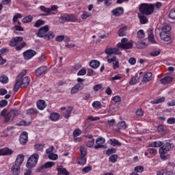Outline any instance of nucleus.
Wrapping results in <instances>:
<instances>
[{
    "mask_svg": "<svg viewBox=\"0 0 175 175\" xmlns=\"http://www.w3.org/2000/svg\"><path fill=\"white\" fill-rule=\"evenodd\" d=\"M133 46V41L130 40L128 42V38H122L121 42L118 43L117 47L118 49H123L128 50Z\"/></svg>",
    "mask_w": 175,
    "mask_h": 175,
    "instance_id": "39448f33",
    "label": "nucleus"
},
{
    "mask_svg": "<svg viewBox=\"0 0 175 175\" xmlns=\"http://www.w3.org/2000/svg\"><path fill=\"white\" fill-rule=\"evenodd\" d=\"M139 10L142 14L150 16L154 13V4L146 3H142L139 5Z\"/></svg>",
    "mask_w": 175,
    "mask_h": 175,
    "instance_id": "f03ea898",
    "label": "nucleus"
},
{
    "mask_svg": "<svg viewBox=\"0 0 175 175\" xmlns=\"http://www.w3.org/2000/svg\"><path fill=\"white\" fill-rule=\"evenodd\" d=\"M80 135H81V130L77 129V130L74 131V132H73L74 137H77V136H80Z\"/></svg>",
    "mask_w": 175,
    "mask_h": 175,
    "instance_id": "e2e57ef3",
    "label": "nucleus"
},
{
    "mask_svg": "<svg viewBox=\"0 0 175 175\" xmlns=\"http://www.w3.org/2000/svg\"><path fill=\"white\" fill-rule=\"evenodd\" d=\"M46 72H47V66H42L36 70L35 74L37 77H40V76H42V75H46Z\"/></svg>",
    "mask_w": 175,
    "mask_h": 175,
    "instance_id": "ddd939ff",
    "label": "nucleus"
},
{
    "mask_svg": "<svg viewBox=\"0 0 175 175\" xmlns=\"http://www.w3.org/2000/svg\"><path fill=\"white\" fill-rule=\"evenodd\" d=\"M55 37V34H54V32L49 31L48 33H46L45 39H46V40H51V39H54Z\"/></svg>",
    "mask_w": 175,
    "mask_h": 175,
    "instance_id": "c9c22d12",
    "label": "nucleus"
},
{
    "mask_svg": "<svg viewBox=\"0 0 175 175\" xmlns=\"http://www.w3.org/2000/svg\"><path fill=\"white\" fill-rule=\"evenodd\" d=\"M18 18H23V15L21 14H16L14 17H13V22L16 23L17 21Z\"/></svg>",
    "mask_w": 175,
    "mask_h": 175,
    "instance_id": "69168bd1",
    "label": "nucleus"
},
{
    "mask_svg": "<svg viewBox=\"0 0 175 175\" xmlns=\"http://www.w3.org/2000/svg\"><path fill=\"white\" fill-rule=\"evenodd\" d=\"M5 106H8V100H0V107H5Z\"/></svg>",
    "mask_w": 175,
    "mask_h": 175,
    "instance_id": "0e129e2a",
    "label": "nucleus"
},
{
    "mask_svg": "<svg viewBox=\"0 0 175 175\" xmlns=\"http://www.w3.org/2000/svg\"><path fill=\"white\" fill-rule=\"evenodd\" d=\"M87 162V159H85V156H81V158L78 159V163L79 165H85Z\"/></svg>",
    "mask_w": 175,
    "mask_h": 175,
    "instance_id": "864d4df0",
    "label": "nucleus"
},
{
    "mask_svg": "<svg viewBox=\"0 0 175 175\" xmlns=\"http://www.w3.org/2000/svg\"><path fill=\"white\" fill-rule=\"evenodd\" d=\"M117 159H118V156H117V154H112L109 158V161L112 163H116V161H117Z\"/></svg>",
    "mask_w": 175,
    "mask_h": 175,
    "instance_id": "3c124183",
    "label": "nucleus"
},
{
    "mask_svg": "<svg viewBox=\"0 0 175 175\" xmlns=\"http://www.w3.org/2000/svg\"><path fill=\"white\" fill-rule=\"evenodd\" d=\"M19 142L23 146H25L28 143V133L27 131H23L20 135Z\"/></svg>",
    "mask_w": 175,
    "mask_h": 175,
    "instance_id": "f8f14e48",
    "label": "nucleus"
},
{
    "mask_svg": "<svg viewBox=\"0 0 175 175\" xmlns=\"http://www.w3.org/2000/svg\"><path fill=\"white\" fill-rule=\"evenodd\" d=\"M147 46V42H146L145 40H142V41H137V46L138 47V49H144V47H146Z\"/></svg>",
    "mask_w": 175,
    "mask_h": 175,
    "instance_id": "473e14b6",
    "label": "nucleus"
},
{
    "mask_svg": "<svg viewBox=\"0 0 175 175\" xmlns=\"http://www.w3.org/2000/svg\"><path fill=\"white\" fill-rule=\"evenodd\" d=\"M34 148L38 151H43V148H44V144H37L34 146Z\"/></svg>",
    "mask_w": 175,
    "mask_h": 175,
    "instance_id": "c03bdc74",
    "label": "nucleus"
},
{
    "mask_svg": "<svg viewBox=\"0 0 175 175\" xmlns=\"http://www.w3.org/2000/svg\"><path fill=\"white\" fill-rule=\"evenodd\" d=\"M119 36H125L126 35V27H122L118 31Z\"/></svg>",
    "mask_w": 175,
    "mask_h": 175,
    "instance_id": "37998d69",
    "label": "nucleus"
},
{
    "mask_svg": "<svg viewBox=\"0 0 175 175\" xmlns=\"http://www.w3.org/2000/svg\"><path fill=\"white\" fill-rule=\"evenodd\" d=\"M99 65H100V62L98 60H92L90 62V68H93V69H98L99 68Z\"/></svg>",
    "mask_w": 175,
    "mask_h": 175,
    "instance_id": "cd10ccee",
    "label": "nucleus"
},
{
    "mask_svg": "<svg viewBox=\"0 0 175 175\" xmlns=\"http://www.w3.org/2000/svg\"><path fill=\"white\" fill-rule=\"evenodd\" d=\"M113 16L116 17H118V16H121V14H124V8L122 7L117 8L112 10Z\"/></svg>",
    "mask_w": 175,
    "mask_h": 175,
    "instance_id": "a211bd4d",
    "label": "nucleus"
},
{
    "mask_svg": "<svg viewBox=\"0 0 175 175\" xmlns=\"http://www.w3.org/2000/svg\"><path fill=\"white\" fill-rule=\"evenodd\" d=\"M51 121H58L59 120V115L57 113H53L49 116Z\"/></svg>",
    "mask_w": 175,
    "mask_h": 175,
    "instance_id": "7c9ffc66",
    "label": "nucleus"
},
{
    "mask_svg": "<svg viewBox=\"0 0 175 175\" xmlns=\"http://www.w3.org/2000/svg\"><path fill=\"white\" fill-rule=\"evenodd\" d=\"M25 46H27V42H23L19 45L16 46L15 49H16V51H20V50H21L22 49H24V47H25Z\"/></svg>",
    "mask_w": 175,
    "mask_h": 175,
    "instance_id": "603ef678",
    "label": "nucleus"
},
{
    "mask_svg": "<svg viewBox=\"0 0 175 175\" xmlns=\"http://www.w3.org/2000/svg\"><path fill=\"white\" fill-rule=\"evenodd\" d=\"M44 21L42 19H38V21H36V23L34 24V27H36V28H39V27H42V25H44Z\"/></svg>",
    "mask_w": 175,
    "mask_h": 175,
    "instance_id": "ea45409f",
    "label": "nucleus"
},
{
    "mask_svg": "<svg viewBox=\"0 0 175 175\" xmlns=\"http://www.w3.org/2000/svg\"><path fill=\"white\" fill-rule=\"evenodd\" d=\"M107 62L109 64H111V62H116L118 59H117V56H113L112 57H110V55L107 56Z\"/></svg>",
    "mask_w": 175,
    "mask_h": 175,
    "instance_id": "a19ab883",
    "label": "nucleus"
},
{
    "mask_svg": "<svg viewBox=\"0 0 175 175\" xmlns=\"http://www.w3.org/2000/svg\"><path fill=\"white\" fill-rule=\"evenodd\" d=\"M160 38L165 42L170 40V33H160Z\"/></svg>",
    "mask_w": 175,
    "mask_h": 175,
    "instance_id": "a878e982",
    "label": "nucleus"
},
{
    "mask_svg": "<svg viewBox=\"0 0 175 175\" xmlns=\"http://www.w3.org/2000/svg\"><path fill=\"white\" fill-rule=\"evenodd\" d=\"M46 101L44 100H39L37 102V107L39 110H44V109H46Z\"/></svg>",
    "mask_w": 175,
    "mask_h": 175,
    "instance_id": "5701e85b",
    "label": "nucleus"
},
{
    "mask_svg": "<svg viewBox=\"0 0 175 175\" xmlns=\"http://www.w3.org/2000/svg\"><path fill=\"white\" fill-rule=\"evenodd\" d=\"M40 10L44 12V13H47V14H56L58 9V6L53 5L51 8H45L44 5H41L40 7Z\"/></svg>",
    "mask_w": 175,
    "mask_h": 175,
    "instance_id": "0eeeda50",
    "label": "nucleus"
},
{
    "mask_svg": "<svg viewBox=\"0 0 175 175\" xmlns=\"http://www.w3.org/2000/svg\"><path fill=\"white\" fill-rule=\"evenodd\" d=\"M80 152H81V157H85V155H87V149H85V148L81 146Z\"/></svg>",
    "mask_w": 175,
    "mask_h": 175,
    "instance_id": "bf43d9fd",
    "label": "nucleus"
},
{
    "mask_svg": "<svg viewBox=\"0 0 175 175\" xmlns=\"http://www.w3.org/2000/svg\"><path fill=\"white\" fill-rule=\"evenodd\" d=\"M138 17L139 18V23L142 24H147V23H148V19H147V17L144 15L139 14Z\"/></svg>",
    "mask_w": 175,
    "mask_h": 175,
    "instance_id": "72a5a7b5",
    "label": "nucleus"
},
{
    "mask_svg": "<svg viewBox=\"0 0 175 175\" xmlns=\"http://www.w3.org/2000/svg\"><path fill=\"white\" fill-rule=\"evenodd\" d=\"M167 124H170V125H173L175 124V118H170L167 120Z\"/></svg>",
    "mask_w": 175,
    "mask_h": 175,
    "instance_id": "774afa93",
    "label": "nucleus"
},
{
    "mask_svg": "<svg viewBox=\"0 0 175 175\" xmlns=\"http://www.w3.org/2000/svg\"><path fill=\"white\" fill-rule=\"evenodd\" d=\"M137 38H139V39H143V38H144L145 34H144V31L143 29H140L138 31V32L137 33Z\"/></svg>",
    "mask_w": 175,
    "mask_h": 175,
    "instance_id": "4d7b16f0",
    "label": "nucleus"
},
{
    "mask_svg": "<svg viewBox=\"0 0 175 175\" xmlns=\"http://www.w3.org/2000/svg\"><path fill=\"white\" fill-rule=\"evenodd\" d=\"M163 102H165V97H161L160 98H156L151 101V103L153 105H158L159 103H162Z\"/></svg>",
    "mask_w": 175,
    "mask_h": 175,
    "instance_id": "f704fd0d",
    "label": "nucleus"
},
{
    "mask_svg": "<svg viewBox=\"0 0 175 175\" xmlns=\"http://www.w3.org/2000/svg\"><path fill=\"white\" fill-rule=\"evenodd\" d=\"M106 142V139L105 138L100 137L96 139V145L94 146L95 150H98V148H105V143Z\"/></svg>",
    "mask_w": 175,
    "mask_h": 175,
    "instance_id": "9b49d317",
    "label": "nucleus"
},
{
    "mask_svg": "<svg viewBox=\"0 0 175 175\" xmlns=\"http://www.w3.org/2000/svg\"><path fill=\"white\" fill-rule=\"evenodd\" d=\"M23 40H24V38L21 36H16L11 40L9 44L11 47H14L15 46H17L18 43H20V42H23Z\"/></svg>",
    "mask_w": 175,
    "mask_h": 175,
    "instance_id": "4468645a",
    "label": "nucleus"
},
{
    "mask_svg": "<svg viewBox=\"0 0 175 175\" xmlns=\"http://www.w3.org/2000/svg\"><path fill=\"white\" fill-rule=\"evenodd\" d=\"M13 154V150L9 149V148H4L3 149H0V156L1 155H12Z\"/></svg>",
    "mask_w": 175,
    "mask_h": 175,
    "instance_id": "412c9836",
    "label": "nucleus"
},
{
    "mask_svg": "<svg viewBox=\"0 0 175 175\" xmlns=\"http://www.w3.org/2000/svg\"><path fill=\"white\" fill-rule=\"evenodd\" d=\"M92 107L94 109H101L102 108V103L99 101H94L92 103Z\"/></svg>",
    "mask_w": 175,
    "mask_h": 175,
    "instance_id": "a18cd8bd",
    "label": "nucleus"
},
{
    "mask_svg": "<svg viewBox=\"0 0 175 175\" xmlns=\"http://www.w3.org/2000/svg\"><path fill=\"white\" fill-rule=\"evenodd\" d=\"M157 131L159 133H163L165 132V128L163 127V125H159L157 128Z\"/></svg>",
    "mask_w": 175,
    "mask_h": 175,
    "instance_id": "338daca9",
    "label": "nucleus"
},
{
    "mask_svg": "<svg viewBox=\"0 0 175 175\" xmlns=\"http://www.w3.org/2000/svg\"><path fill=\"white\" fill-rule=\"evenodd\" d=\"M23 162H24V154H18L15 161V165L19 166L21 167V165H23Z\"/></svg>",
    "mask_w": 175,
    "mask_h": 175,
    "instance_id": "aec40b11",
    "label": "nucleus"
},
{
    "mask_svg": "<svg viewBox=\"0 0 175 175\" xmlns=\"http://www.w3.org/2000/svg\"><path fill=\"white\" fill-rule=\"evenodd\" d=\"M59 22L61 23V24H65V23H68L66 14H64L59 18Z\"/></svg>",
    "mask_w": 175,
    "mask_h": 175,
    "instance_id": "5fc2aeb1",
    "label": "nucleus"
},
{
    "mask_svg": "<svg viewBox=\"0 0 175 175\" xmlns=\"http://www.w3.org/2000/svg\"><path fill=\"white\" fill-rule=\"evenodd\" d=\"M17 125L18 126H28L29 125H31V122H27L25 120H22L21 122H19Z\"/></svg>",
    "mask_w": 175,
    "mask_h": 175,
    "instance_id": "79ce46f5",
    "label": "nucleus"
},
{
    "mask_svg": "<svg viewBox=\"0 0 175 175\" xmlns=\"http://www.w3.org/2000/svg\"><path fill=\"white\" fill-rule=\"evenodd\" d=\"M73 110V108L72 107H69L67 108L66 111V113L64 115V118H69L70 116V113H72Z\"/></svg>",
    "mask_w": 175,
    "mask_h": 175,
    "instance_id": "58836bf2",
    "label": "nucleus"
},
{
    "mask_svg": "<svg viewBox=\"0 0 175 175\" xmlns=\"http://www.w3.org/2000/svg\"><path fill=\"white\" fill-rule=\"evenodd\" d=\"M173 81V77H165L160 79V83L163 85H166L167 84H170Z\"/></svg>",
    "mask_w": 175,
    "mask_h": 175,
    "instance_id": "6ab92c4d",
    "label": "nucleus"
},
{
    "mask_svg": "<svg viewBox=\"0 0 175 175\" xmlns=\"http://www.w3.org/2000/svg\"><path fill=\"white\" fill-rule=\"evenodd\" d=\"M55 165V163L52 161H48L45 163L44 165H41L40 167L37 169V172H40L43 169H50V167H53Z\"/></svg>",
    "mask_w": 175,
    "mask_h": 175,
    "instance_id": "dca6fc26",
    "label": "nucleus"
},
{
    "mask_svg": "<svg viewBox=\"0 0 175 175\" xmlns=\"http://www.w3.org/2000/svg\"><path fill=\"white\" fill-rule=\"evenodd\" d=\"M38 161H39V154L38 153L32 154L27 160L26 167L27 169L35 167L38 164Z\"/></svg>",
    "mask_w": 175,
    "mask_h": 175,
    "instance_id": "20e7f679",
    "label": "nucleus"
},
{
    "mask_svg": "<svg viewBox=\"0 0 175 175\" xmlns=\"http://www.w3.org/2000/svg\"><path fill=\"white\" fill-rule=\"evenodd\" d=\"M35 55H36V51L32 49H29L23 53V57L26 60L31 59V58H33Z\"/></svg>",
    "mask_w": 175,
    "mask_h": 175,
    "instance_id": "1a4fd4ad",
    "label": "nucleus"
},
{
    "mask_svg": "<svg viewBox=\"0 0 175 175\" xmlns=\"http://www.w3.org/2000/svg\"><path fill=\"white\" fill-rule=\"evenodd\" d=\"M117 126L119 129H126V123H125V122H124V121L118 122L117 124Z\"/></svg>",
    "mask_w": 175,
    "mask_h": 175,
    "instance_id": "49530a36",
    "label": "nucleus"
},
{
    "mask_svg": "<svg viewBox=\"0 0 175 175\" xmlns=\"http://www.w3.org/2000/svg\"><path fill=\"white\" fill-rule=\"evenodd\" d=\"M117 150L114 148H109L106 151V154L107 155H111V154H116Z\"/></svg>",
    "mask_w": 175,
    "mask_h": 175,
    "instance_id": "6e6d98bb",
    "label": "nucleus"
},
{
    "mask_svg": "<svg viewBox=\"0 0 175 175\" xmlns=\"http://www.w3.org/2000/svg\"><path fill=\"white\" fill-rule=\"evenodd\" d=\"M38 113H39V111H38L37 109L30 108L27 110L26 114H27V116H32V115L38 114Z\"/></svg>",
    "mask_w": 175,
    "mask_h": 175,
    "instance_id": "c756f323",
    "label": "nucleus"
},
{
    "mask_svg": "<svg viewBox=\"0 0 175 175\" xmlns=\"http://www.w3.org/2000/svg\"><path fill=\"white\" fill-rule=\"evenodd\" d=\"M135 172L137 173H143L144 172V167L142 165H138L135 168Z\"/></svg>",
    "mask_w": 175,
    "mask_h": 175,
    "instance_id": "13d9d810",
    "label": "nucleus"
},
{
    "mask_svg": "<svg viewBox=\"0 0 175 175\" xmlns=\"http://www.w3.org/2000/svg\"><path fill=\"white\" fill-rule=\"evenodd\" d=\"M57 174L58 175H69V172H68V170H66V168H64L62 166H58L57 167Z\"/></svg>",
    "mask_w": 175,
    "mask_h": 175,
    "instance_id": "4be33fe9",
    "label": "nucleus"
},
{
    "mask_svg": "<svg viewBox=\"0 0 175 175\" xmlns=\"http://www.w3.org/2000/svg\"><path fill=\"white\" fill-rule=\"evenodd\" d=\"M48 158L51 161H57V159H58V154L55 153H51L48 155Z\"/></svg>",
    "mask_w": 175,
    "mask_h": 175,
    "instance_id": "8fccbe9b",
    "label": "nucleus"
},
{
    "mask_svg": "<svg viewBox=\"0 0 175 175\" xmlns=\"http://www.w3.org/2000/svg\"><path fill=\"white\" fill-rule=\"evenodd\" d=\"M32 20H33V16L28 15L22 19V23H23L24 24L27 23H31Z\"/></svg>",
    "mask_w": 175,
    "mask_h": 175,
    "instance_id": "2f4dec72",
    "label": "nucleus"
},
{
    "mask_svg": "<svg viewBox=\"0 0 175 175\" xmlns=\"http://www.w3.org/2000/svg\"><path fill=\"white\" fill-rule=\"evenodd\" d=\"M84 89L83 83H77L74 87L72 88L70 90V94H77L79 91Z\"/></svg>",
    "mask_w": 175,
    "mask_h": 175,
    "instance_id": "2eb2a0df",
    "label": "nucleus"
},
{
    "mask_svg": "<svg viewBox=\"0 0 175 175\" xmlns=\"http://www.w3.org/2000/svg\"><path fill=\"white\" fill-rule=\"evenodd\" d=\"M93 90L95 92H98V91H100V90L103 91V86L102 84H97L94 86Z\"/></svg>",
    "mask_w": 175,
    "mask_h": 175,
    "instance_id": "09e8293b",
    "label": "nucleus"
},
{
    "mask_svg": "<svg viewBox=\"0 0 175 175\" xmlns=\"http://www.w3.org/2000/svg\"><path fill=\"white\" fill-rule=\"evenodd\" d=\"M152 79V73L151 72H146L144 76L143 81L144 83H148V81H151Z\"/></svg>",
    "mask_w": 175,
    "mask_h": 175,
    "instance_id": "b1692460",
    "label": "nucleus"
},
{
    "mask_svg": "<svg viewBox=\"0 0 175 175\" xmlns=\"http://www.w3.org/2000/svg\"><path fill=\"white\" fill-rule=\"evenodd\" d=\"M105 54H107V55H111V54H116L118 55L121 54V52L117 48H112L109 46H107L105 50Z\"/></svg>",
    "mask_w": 175,
    "mask_h": 175,
    "instance_id": "9d476101",
    "label": "nucleus"
},
{
    "mask_svg": "<svg viewBox=\"0 0 175 175\" xmlns=\"http://www.w3.org/2000/svg\"><path fill=\"white\" fill-rule=\"evenodd\" d=\"M66 17L67 18V23H75L77 21L76 16L73 14H66Z\"/></svg>",
    "mask_w": 175,
    "mask_h": 175,
    "instance_id": "c85d7f7f",
    "label": "nucleus"
},
{
    "mask_svg": "<svg viewBox=\"0 0 175 175\" xmlns=\"http://www.w3.org/2000/svg\"><path fill=\"white\" fill-rule=\"evenodd\" d=\"M109 144L111 146H112L113 147H116V146H118V147H121V146H122V144H121V142H120V141H118L116 139H110Z\"/></svg>",
    "mask_w": 175,
    "mask_h": 175,
    "instance_id": "bb28decb",
    "label": "nucleus"
},
{
    "mask_svg": "<svg viewBox=\"0 0 175 175\" xmlns=\"http://www.w3.org/2000/svg\"><path fill=\"white\" fill-rule=\"evenodd\" d=\"M169 17L172 20H175V8H173L172 10H170L169 14Z\"/></svg>",
    "mask_w": 175,
    "mask_h": 175,
    "instance_id": "052dcab7",
    "label": "nucleus"
},
{
    "mask_svg": "<svg viewBox=\"0 0 175 175\" xmlns=\"http://www.w3.org/2000/svg\"><path fill=\"white\" fill-rule=\"evenodd\" d=\"M94 143H95V139H90L87 143V146L89 148H92V147L94 146Z\"/></svg>",
    "mask_w": 175,
    "mask_h": 175,
    "instance_id": "680f3d73",
    "label": "nucleus"
},
{
    "mask_svg": "<svg viewBox=\"0 0 175 175\" xmlns=\"http://www.w3.org/2000/svg\"><path fill=\"white\" fill-rule=\"evenodd\" d=\"M49 29H50L49 28V25H45L38 30V31L36 33V35L38 38H44V39H45L47 35V32H49Z\"/></svg>",
    "mask_w": 175,
    "mask_h": 175,
    "instance_id": "6e6552de",
    "label": "nucleus"
},
{
    "mask_svg": "<svg viewBox=\"0 0 175 175\" xmlns=\"http://www.w3.org/2000/svg\"><path fill=\"white\" fill-rule=\"evenodd\" d=\"M148 147H153V148H159V152L160 155L161 159L163 161H166V159H169L170 157V155L167 154L166 156V152L167 151H170V150H172L174 146L172 144H170L169 142H166L163 144V142L161 141H155L154 142H151Z\"/></svg>",
    "mask_w": 175,
    "mask_h": 175,
    "instance_id": "f257e3e1",
    "label": "nucleus"
},
{
    "mask_svg": "<svg viewBox=\"0 0 175 175\" xmlns=\"http://www.w3.org/2000/svg\"><path fill=\"white\" fill-rule=\"evenodd\" d=\"M25 75H27V70H23L16 77V80H21V79H23V77H24Z\"/></svg>",
    "mask_w": 175,
    "mask_h": 175,
    "instance_id": "de8ad7c7",
    "label": "nucleus"
},
{
    "mask_svg": "<svg viewBox=\"0 0 175 175\" xmlns=\"http://www.w3.org/2000/svg\"><path fill=\"white\" fill-rule=\"evenodd\" d=\"M18 116V110L14 109L10 111L5 116L4 121L5 122H9V121H13L15 117Z\"/></svg>",
    "mask_w": 175,
    "mask_h": 175,
    "instance_id": "423d86ee",
    "label": "nucleus"
},
{
    "mask_svg": "<svg viewBox=\"0 0 175 175\" xmlns=\"http://www.w3.org/2000/svg\"><path fill=\"white\" fill-rule=\"evenodd\" d=\"M0 83H2V84H8V83H9V78H8L6 75L0 77Z\"/></svg>",
    "mask_w": 175,
    "mask_h": 175,
    "instance_id": "4c0bfd02",
    "label": "nucleus"
},
{
    "mask_svg": "<svg viewBox=\"0 0 175 175\" xmlns=\"http://www.w3.org/2000/svg\"><path fill=\"white\" fill-rule=\"evenodd\" d=\"M148 39L151 43H155V38L154 37V29H148L147 31Z\"/></svg>",
    "mask_w": 175,
    "mask_h": 175,
    "instance_id": "f3484780",
    "label": "nucleus"
},
{
    "mask_svg": "<svg viewBox=\"0 0 175 175\" xmlns=\"http://www.w3.org/2000/svg\"><path fill=\"white\" fill-rule=\"evenodd\" d=\"M29 83H31V79L29 77H25L21 79H16V83L14 86V92H17V91H18V88L28 87V85H29Z\"/></svg>",
    "mask_w": 175,
    "mask_h": 175,
    "instance_id": "7ed1b4c3",
    "label": "nucleus"
},
{
    "mask_svg": "<svg viewBox=\"0 0 175 175\" xmlns=\"http://www.w3.org/2000/svg\"><path fill=\"white\" fill-rule=\"evenodd\" d=\"M170 31H172V27H170V26H169V25H165L162 28L161 33H170Z\"/></svg>",
    "mask_w": 175,
    "mask_h": 175,
    "instance_id": "e433bc0d",
    "label": "nucleus"
},
{
    "mask_svg": "<svg viewBox=\"0 0 175 175\" xmlns=\"http://www.w3.org/2000/svg\"><path fill=\"white\" fill-rule=\"evenodd\" d=\"M21 167L18 165H16L15 164L11 167V170L12 172V174L14 175H18L20 174V170Z\"/></svg>",
    "mask_w": 175,
    "mask_h": 175,
    "instance_id": "393cba45",
    "label": "nucleus"
}]
</instances>
